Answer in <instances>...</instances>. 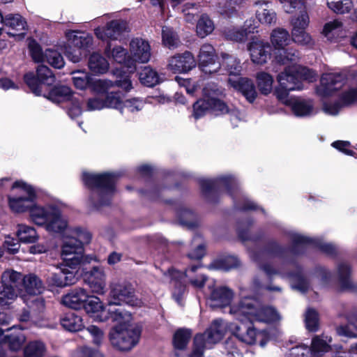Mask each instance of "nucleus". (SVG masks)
<instances>
[{
    "instance_id": "39",
    "label": "nucleus",
    "mask_w": 357,
    "mask_h": 357,
    "mask_svg": "<svg viewBox=\"0 0 357 357\" xmlns=\"http://www.w3.org/2000/svg\"><path fill=\"white\" fill-rule=\"evenodd\" d=\"M146 104V101L141 98H131L123 101L119 108L120 113L126 116L128 114H135L141 111Z\"/></svg>"
},
{
    "instance_id": "49",
    "label": "nucleus",
    "mask_w": 357,
    "mask_h": 357,
    "mask_svg": "<svg viewBox=\"0 0 357 357\" xmlns=\"http://www.w3.org/2000/svg\"><path fill=\"white\" fill-rule=\"evenodd\" d=\"M213 21L206 15H202L197 24V33L200 38H205L214 30Z\"/></svg>"
},
{
    "instance_id": "3",
    "label": "nucleus",
    "mask_w": 357,
    "mask_h": 357,
    "mask_svg": "<svg viewBox=\"0 0 357 357\" xmlns=\"http://www.w3.org/2000/svg\"><path fill=\"white\" fill-rule=\"evenodd\" d=\"M118 176L116 173L83 172L82 181L91 189L89 203L92 207L99 209L111 204L116 192L115 183Z\"/></svg>"
},
{
    "instance_id": "27",
    "label": "nucleus",
    "mask_w": 357,
    "mask_h": 357,
    "mask_svg": "<svg viewBox=\"0 0 357 357\" xmlns=\"http://www.w3.org/2000/svg\"><path fill=\"white\" fill-rule=\"evenodd\" d=\"M86 312L97 321H105L108 318L107 310L97 296H89L84 307Z\"/></svg>"
},
{
    "instance_id": "17",
    "label": "nucleus",
    "mask_w": 357,
    "mask_h": 357,
    "mask_svg": "<svg viewBox=\"0 0 357 357\" xmlns=\"http://www.w3.org/2000/svg\"><path fill=\"white\" fill-rule=\"evenodd\" d=\"M199 66L205 74H213L220 69V63L216 61L214 47L208 43L202 45L198 54Z\"/></svg>"
},
{
    "instance_id": "59",
    "label": "nucleus",
    "mask_w": 357,
    "mask_h": 357,
    "mask_svg": "<svg viewBox=\"0 0 357 357\" xmlns=\"http://www.w3.org/2000/svg\"><path fill=\"white\" fill-rule=\"evenodd\" d=\"M253 221L251 220H247L245 222H241L238 223L237 230L239 237L242 241H256L259 240L261 236H254L250 235L249 233V228L252 225Z\"/></svg>"
},
{
    "instance_id": "33",
    "label": "nucleus",
    "mask_w": 357,
    "mask_h": 357,
    "mask_svg": "<svg viewBox=\"0 0 357 357\" xmlns=\"http://www.w3.org/2000/svg\"><path fill=\"white\" fill-rule=\"evenodd\" d=\"M331 342V337L324 334L314 336L310 347V357H322L325 353L330 351Z\"/></svg>"
},
{
    "instance_id": "52",
    "label": "nucleus",
    "mask_w": 357,
    "mask_h": 357,
    "mask_svg": "<svg viewBox=\"0 0 357 357\" xmlns=\"http://www.w3.org/2000/svg\"><path fill=\"white\" fill-rule=\"evenodd\" d=\"M162 38L164 45L169 49L176 48L180 44V40L177 34L172 29L168 26L162 27Z\"/></svg>"
},
{
    "instance_id": "5",
    "label": "nucleus",
    "mask_w": 357,
    "mask_h": 357,
    "mask_svg": "<svg viewBox=\"0 0 357 357\" xmlns=\"http://www.w3.org/2000/svg\"><path fill=\"white\" fill-rule=\"evenodd\" d=\"M200 268V264L193 265L186 269L184 273L173 268H168L167 271H162V282L174 283L172 296L178 305H183V297L186 291L185 278H188L189 282L196 288L204 287L207 277L204 274L198 272Z\"/></svg>"
},
{
    "instance_id": "40",
    "label": "nucleus",
    "mask_w": 357,
    "mask_h": 357,
    "mask_svg": "<svg viewBox=\"0 0 357 357\" xmlns=\"http://www.w3.org/2000/svg\"><path fill=\"white\" fill-rule=\"evenodd\" d=\"M107 312V319H109L112 322L117 324V326L115 327H121V328L128 327L126 325L131 320V314L130 312L121 307L115 310H108Z\"/></svg>"
},
{
    "instance_id": "28",
    "label": "nucleus",
    "mask_w": 357,
    "mask_h": 357,
    "mask_svg": "<svg viewBox=\"0 0 357 357\" xmlns=\"http://www.w3.org/2000/svg\"><path fill=\"white\" fill-rule=\"evenodd\" d=\"M233 296L234 293L230 289L220 287L211 291L208 303L212 308L222 307L230 304Z\"/></svg>"
},
{
    "instance_id": "64",
    "label": "nucleus",
    "mask_w": 357,
    "mask_h": 357,
    "mask_svg": "<svg viewBox=\"0 0 357 357\" xmlns=\"http://www.w3.org/2000/svg\"><path fill=\"white\" fill-rule=\"evenodd\" d=\"M210 107L208 99L198 100L193 105V116L195 119L202 117L208 109H211Z\"/></svg>"
},
{
    "instance_id": "48",
    "label": "nucleus",
    "mask_w": 357,
    "mask_h": 357,
    "mask_svg": "<svg viewBox=\"0 0 357 357\" xmlns=\"http://www.w3.org/2000/svg\"><path fill=\"white\" fill-rule=\"evenodd\" d=\"M179 223L192 229L198 225L196 214L190 209L182 208L178 213Z\"/></svg>"
},
{
    "instance_id": "51",
    "label": "nucleus",
    "mask_w": 357,
    "mask_h": 357,
    "mask_svg": "<svg viewBox=\"0 0 357 357\" xmlns=\"http://www.w3.org/2000/svg\"><path fill=\"white\" fill-rule=\"evenodd\" d=\"M46 349L41 341H33L29 342L24 348L25 357H43Z\"/></svg>"
},
{
    "instance_id": "14",
    "label": "nucleus",
    "mask_w": 357,
    "mask_h": 357,
    "mask_svg": "<svg viewBox=\"0 0 357 357\" xmlns=\"http://www.w3.org/2000/svg\"><path fill=\"white\" fill-rule=\"evenodd\" d=\"M109 287V305H120L122 303L131 306L138 305L139 301L135 296L134 289L129 282L126 281L112 282Z\"/></svg>"
},
{
    "instance_id": "34",
    "label": "nucleus",
    "mask_w": 357,
    "mask_h": 357,
    "mask_svg": "<svg viewBox=\"0 0 357 357\" xmlns=\"http://www.w3.org/2000/svg\"><path fill=\"white\" fill-rule=\"evenodd\" d=\"M255 6L258 7L256 15L259 22L266 24H275L276 22V13L273 9L269 8L270 2L266 1H257Z\"/></svg>"
},
{
    "instance_id": "25",
    "label": "nucleus",
    "mask_w": 357,
    "mask_h": 357,
    "mask_svg": "<svg viewBox=\"0 0 357 357\" xmlns=\"http://www.w3.org/2000/svg\"><path fill=\"white\" fill-rule=\"evenodd\" d=\"M90 86L93 91L98 93H106L116 86L121 88L126 91H130L132 88V82L128 75L114 82L107 79L92 78Z\"/></svg>"
},
{
    "instance_id": "11",
    "label": "nucleus",
    "mask_w": 357,
    "mask_h": 357,
    "mask_svg": "<svg viewBox=\"0 0 357 357\" xmlns=\"http://www.w3.org/2000/svg\"><path fill=\"white\" fill-rule=\"evenodd\" d=\"M66 37L68 42L63 52L70 61L78 63L86 55V49L92 45L93 38L88 33L74 31H68Z\"/></svg>"
},
{
    "instance_id": "57",
    "label": "nucleus",
    "mask_w": 357,
    "mask_h": 357,
    "mask_svg": "<svg viewBox=\"0 0 357 357\" xmlns=\"http://www.w3.org/2000/svg\"><path fill=\"white\" fill-rule=\"evenodd\" d=\"M45 61H47L55 68H61L64 66L65 62L61 54L57 51L47 49L45 52Z\"/></svg>"
},
{
    "instance_id": "53",
    "label": "nucleus",
    "mask_w": 357,
    "mask_h": 357,
    "mask_svg": "<svg viewBox=\"0 0 357 357\" xmlns=\"http://www.w3.org/2000/svg\"><path fill=\"white\" fill-rule=\"evenodd\" d=\"M122 93L119 91L114 90V88L109 90L106 93L105 98L104 99L105 107L117 109L122 106L123 102Z\"/></svg>"
},
{
    "instance_id": "24",
    "label": "nucleus",
    "mask_w": 357,
    "mask_h": 357,
    "mask_svg": "<svg viewBox=\"0 0 357 357\" xmlns=\"http://www.w3.org/2000/svg\"><path fill=\"white\" fill-rule=\"evenodd\" d=\"M196 66L193 54L186 51L169 59L168 68L174 73H185Z\"/></svg>"
},
{
    "instance_id": "2",
    "label": "nucleus",
    "mask_w": 357,
    "mask_h": 357,
    "mask_svg": "<svg viewBox=\"0 0 357 357\" xmlns=\"http://www.w3.org/2000/svg\"><path fill=\"white\" fill-rule=\"evenodd\" d=\"M199 183L203 195L209 202H217L218 198L226 192L232 198L237 209L248 211L259 208L243 192L238 178L233 174H222L215 178H201Z\"/></svg>"
},
{
    "instance_id": "29",
    "label": "nucleus",
    "mask_w": 357,
    "mask_h": 357,
    "mask_svg": "<svg viewBox=\"0 0 357 357\" xmlns=\"http://www.w3.org/2000/svg\"><path fill=\"white\" fill-rule=\"evenodd\" d=\"M87 291L83 288H75L70 292L63 296L61 299L62 303L72 309L78 310L84 307L89 298Z\"/></svg>"
},
{
    "instance_id": "47",
    "label": "nucleus",
    "mask_w": 357,
    "mask_h": 357,
    "mask_svg": "<svg viewBox=\"0 0 357 357\" xmlns=\"http://www.w3.org/2000/svg\"><path fill=\"white\" fill-rule=\"evenodd\" d=\"M259 90L264 95L269 94L273 89V77L265 72H260L256 76Z\"/></svg>"
},
{
    "instance_id": "13",
    "label": "nucleus",
    "mask_w": 357,
    "mask_h": 357,
    "mask_svg": "<svg viewBox=\"0 0 357 357\" xmlns=\"http://www.w3.org/2000/svg\"><path fill=\"white\" fill-rule=\"evenodd\" d=\"M140 335L141 328L137 325H128L124 328L114 327L109 333V340L117 349L128 351L138 343Z\"/></svg>"
},
{
    "instance_id": "19",
    "label": "nucleus",
    "mask_w": 357,
    "mask_h": 357,
    "mask_svg": "<svg viewBox=\"0 0 357 357\" xmlns=\"http://www.w3.org/2000/svg\"><path fill=\"white\" fill-rule=\"evenodd\" d=\"M127 22L121 20H112L105 27H97L94 30L96 37L102 40H120L127 31Z\"/></svg>"
},
{
    "instance_id": "63",
    "label": "nucleus",
    "mask_w": 357,
    "mask_h": 357,
    "mask_svg": "<svg viewBox=\"0 0 357 357\" xmlns=\"http://www.w3.org/2000/svg\"><path fill=\"white\" fill-rule=\"evenodd\" d=\"M22 280H23L22 274L13 270H6L1 275V283L12 284L15 289L17 284Z\"/></svg>"
},
{
    "instance_id": "8",
    "label": "nucleus",
    "mask_w": 357,
    "mask_h": 357,
    "mask_svg": "<svg viewBox=\"0 0 357 357\" xmlns=\"http://www.w3.org/2000/svg\"><path fill=\"white\" fill-rule=\"evenodd\" d=\"M36 188L23 181H17L12 185L8 196L10 209L15 213L29 211L36 199Z\"/></svg>"
},
{
    "instance_id": "21",
    "label": "nucleus",
    "mask_w": 357,
    "mask_h": 357,
    "mask_svg": "<svg viewBox=\"0 0 357 357\" xmlns=\"http://www.w3.org/2000/svg\"><path fill=\"white\" fill-rule=\"evenodd\" d=\"M271 47L268 42L259 39H252L248 44L251 61L257 65H264L271 59Z\"/></svg>"
},
{
    "instance_id": "50",
    "label": "nucleus",
    "mask_w": 357,
    "mask_h": 357,
    "mask_svg": "<svg viewBox=\"0 0 357 357\" xmlns=\"http://www.w3.org/2000/svg\"><path fill=\"white\" fill-rule=\"evenodd\" d=\"M17 296L13 285L2 284L0 287V305H6L12 303Z\"/></svg>"
},
{
    "instance_id": "22",
    "label": "nucleus",
    "mask_w": 357,
    "mask_h": 357,
    "mask_svg": "<svg viewBox=\"0 0 357 357\" xmlns=\"http://www.w3.org/2000/svg\"><path fill=\"white\" fill-rule=\"evenodd\" d=\"M68 267L66 264H61L56 268V272L49 273L47 277L48 284L56 287H64L74 284L77 280L75 273Z\"/></svg>"
},
{
    "instance_id": "45",
    "label": "nucleus",
    "mask_w": 357,
    "mask_h": 357,
    "mask_svg": "<svg viewBox=\"0 0 357 357\" xmlns=\"http://www.w3.org/2000/svg\"><path fill=\"white\" fill-rule=\"evenodd\" d=\"M140 82L144 86L153 87L159 83L158 73L149 66L144 67L139 74Z\"/></svg>"
},
{
    "instance_id": "46",
    "label": "nucleus",
    "mask_w": 357,
    "mask_h": 357,
    "mask_svg": "<svg viewBox=\"0 0 357 357\" xmlns=\"http://www.w3.org/2000/svg\"><path fill=\"white\" fill-rule=\"evenodd\" d=\"M2 25H6L16 31H23L26 29V22L19 14H8L3 16Z\"/></svg>"
},
{
    "instance_id": "23",
    "label": "nucleus",
    "mask_w": 357,
    "mask_h": 357,
    "mask_svg": "<svg viewBox=\"0 0 357 357\" xmlns=\"http://www.w3.org/2000/svg\"><path fill=\"white\" fill-rule=\"evenodd\" d=\"M130 54L132 61L145 63L149 61L151 50L149 41L135 38L130 42Z\"/></svg>"
},
{
    "instance_id": "18",
    "label": "nucleus",
    "mask_w": 357,
    "mask_h": 357,
    "mask_svg": "<svg viewBox=\"0 0 357 357\" xmlns=\"http://www.w3.org/2000/svg\"><path fill=\"white\" fill-rule=\"evenodd\" d=\"M351 44L357 49V33L351 38ZM357 100V89H351L343 93L339 100L334 103H325L324 110L326 114L337 115L340 109L345 106H349Z\"/></svg>"
},
{
    "instance_id": "44",
    "label": "nucleus",
    "mask_w": 357,
    "mask_h": 357,
    "mask_svg": "<svg viewBox=\"0 0 357 357\" xmlns=\"http://www.w3.org/2000/svg\"><path fill=\"white\" fill-rule=\"evenodd\" d=\"M88 65L90 70L95 73H105L109 68L108 61L98 53H93L90 56Z\"/></svg>"
},
{
    "instance_id": "35",
    "label": "nucleus",
    "mask_w": 357,
    "mask_h": 357,
    "mask_svg": "<svg viewBox=\"0 0 357 357\" xmlns=\"http://www.w3.org/2000/svg\"><path fill=\"white\" fill-rule=\"evenodd\" d=\"M289 107L298 117H306L313 114V105L310 100L295 98L289 102Z\"/></svg>"
},
{
    "instance_id": "60",
    "label": "nucleus",
    "mask_w": 357,
    "mask_h": 357,
    "mask_svg": "<svg viewBox=\"0 0 357 357\" xmlns=\"http://www.w3.org/2000/svg\"><path fill=\"white\" fill-rule=\"evenodd\" d=\"M225 35L228 40L238 43L244 42L248 38L246 31H244L243 26L227 28L225 31Z\"/></svg>"
},
{
    "instance_id": "56",
    "label": "nucleus",
    "mask_w": 357,
    "mask_h": 357,
    "mask_svg": "<svg viewBox=\"0 0 357 357\" xmlns=\"http://www.w3.org/2000/svg\"><path fill=\"white\" fill-rule=\"evenodd\" d=\"M191 337V331L188 329H178L174 335V346L176 349H184Z\"/></svg>"
},
{
    "instance_id": "9",
    "label": "nucleus",
    "mask_w": 357,
    "mask_h": 357,
    "mask_svg": "<svg viewBox=\"0 0 357 357\" xmlns=\"http://www.w3.org/2000/svg\"><path fill=\"white\" fill-rule=\"evenodd\" d=\"M271 45L274 49V60L279 64H287L289 62H296L300 58V54L296 50L286 47L291 41L289 32L283 28L273 29L270 36Z\"/></svg>"
},
{
    "instance_id": "6",
    "label": "nucleus",
    "mask_w": 357,
    "mask_h": 357,
    "mask_svg": "<svg viewBox=\"0 0 357 357\" xmlns=\"http://www.w3.org/2000/svg\"><path fill=\"white\" fill-rule=\"evenodd\" d=\"M62 245L61 257L70 268H75L83 261V244L88 243L91 241V235L86 229L79 227L71 229L68 227V229L61 234L68 235Z\"/></svg>"
},
{
    "instance_id": "58",
    "label": "nucleus",
    "mask_w": 357,
    "mask_h": 357,
    "mask_svg": "<svg viewBox=\"0 0 357 357\" xmlns=\"http://www.w3.org/2000/svg\"><path fill=\"white\" fill-rule=\"evenodd\" d=\"M305 327L307 331L315 332L319 329V315L317 312L308 308L305 314Z\"/></svg>"
},
{
    "instance_id": "55",
    "label": "nucleus",
    "mask_w": 357,
    "mask_h": 357,
    "mask_svg": "<svg viewBox=\"0 0 357 357\" xmlns=\"http://www.w3.org/2000/svg\"><path fill=\"white\" fill-rule=\"evenodd\" d=\"M26 337L22 333L17 334H11L10 335L3 336L2 341L7 344L9 349L12 351H17L20 349L22 344L25 342Z\"/></svg>"
},
{
    "instance_id": "12",
    "label": "nucleus",
    "mask_w": 357,
    "mask_h": 357,
    "mask_svg": "<svg viewBox=\"0 0 357 357\" xmlns=\"http://www.w3.org/2000/svg\"><path fill=\"white\" fill-rule=\"evenodd\" d=\"M42 96L55 104L66 102L67 112L71 119H75L82 114L79 100L73 96L72 90L67 86H55L47 94Z\"/></svg>"
},
{
    "instance_id": "41",
    "label": "nucleus",
    "mask_w": 357,
    "mask_h": 357,
    "mask_svg": "<svg viewBox=\"0 0 357 357\" xmlns=\"http://www.w3.org/2000/svg\"><path fill=\"white\" fill-rule=\"evenodd\" d=\"M221 56L222 61L220 67L222 66L229 75H237L240 74L242 66L239 59L227 53H222Z\"/></svg>"
},
{
    "instance_id": "38",
    "label": "nucleus",
    "mask_w": 357,
    "mask_h": 357,
    "mask_svg": "<svg viewBox=\"0 0 357 357\" xmlns=\"http://www.w3.org/2000/svg\"><path fill=\"white\" fill-rule=\"evenodd\" d=\"M351 267L344 262L337 266L338 280L340 287L344 290H354L355 287L351 278Z\"/></svg>"
},
{
    "instance_id": "42",
    "label": "nucleus",
    "mask_w": 357,
    "mask_h": 357,
    "mask_svg": "<svg viewBox=\"0 0 357 357\" xmlns=\"http://www.w3.org/2000/svg\"><path fill=\"white\" fill-rule=\"evenodd\" d=\"M22 281L25 291L29 296L39 294L43 290V282L36 275H26Z\"/></svg>"
},
{
    "instance_id": "26",
    "label": "nucleus",
    "mask_w": 357,
    "mask_h": 357,
    "mask_svg": "<svg viewBox=\"0 0 357 357\" xmlns=\"http://www.w3.org/2000/svg\"><path fill=\"white\" fill-rule=\"evenodd\" d=\"M86 281L93 293L104 294L106 291V274L103 268L93 266L85 274Z\"/></svg>"
},
{
    "instance_id": "37",
    "label": "nucleus",
    "mask_w": 357,
    "mask_h": 357,
    "mask_svg": "<svg viewBox=\"0 0 357 357\" xmlns=\"http://www.w3.org/2000/svg\"><path fill=\"white\" fill-rule=\"evenodd\" d=\"M238 259L232 255L222 256L214 260L208 266L210 269L228 271L239 266Z\"/></svg>"
},
{
    "instance_id": "36",
    "label": "nucleus",
    "mask_w": 357,
    "mask_h": 357,
    "mask_svg": "<svg viewBox=\"0 0 357 357\" xmlns=\"http://www.w3.org/2000/svg\"><path fill=\"white\" fill-rule=\"evenodd\" d=\"M60 321L63 328L70 332H77L84 328L82 317L74 312L65 314Z\"/></svg>"
},
{
    "instance_id": "62",
    "label": "nucleus",
    "mask_w": 357,
    "mask_h": 357,
    "mask_svg": "<svg viewBox=\"0 0 357 357\" xmlns=\"http://www.w3.org/2000/svg\"><path fill=\"white\" fill-rule=\"evenodd\" d=\"M291 40L301 45L311 46L313 42L311 36L305 31V29L292 30Z\"/></svg>"
},
{
    "instance_id": "20",
    "label": "nucleus",
    "mask_w": 357,
    "mask_h": 357,
    "mask_svg": "<svg viewBox=\"0 0 357 357\" xmlns=\"http://www.w3.org/2000/svg\"><path fill=\"white\" fill-rule=\"evenodd\" d=\"M344 82L345 76L342 73H324L321 77L317 93L322 97L331 96L333 92L341 89Z\"/></svg>"
},
{
    "instance_id": "10",
    "label": "nucleus",
    "mask_w": 357,
    "mask_h": 357,
    "mask_svg": "<svg viewBox=\"0 0 357 357\" xmlns=\"http://www.w3.org/2000/svg\"><path fill=\"white\" fill-rule=\"evenodd\" d=\"M225 326L222 319H215L210 328L203 334H197L194 338L193 350L190 357H203L206 349H211L224 336Z\"/></svg>"
},
{
    "instance_id": "30",
    "label": "nucleus",
    "mask_w": 357,
    "mask_h": 357,
    "mask_svg": "<svg viewBox=\"0 0 357 357\" xmlns=\"http://www.w3.org/2000/svg\"><path fill=\"white\" fill-rule=\"evenodd\" d=\"M278 82L282 88L289 91L303 89V84L296 75L292 67H287L280 73L277 77Z\"/></svg>"
},
{
    "instance_id": "54",
    "label": "nucleus",
    "mask_w": 357,
    "mask_h": 357,
    "mask_svg": "<svg viewBox=\"0 0 357 357\" xmlns=\"http://www.w3.org/2000/svg\"><path fill=\"white\" fill-rule=\"evenodd\" d=\"M105 52L108 58H112L116 63L121 64L126 61L128 52L121 46H116L111 50V45L109 44L105 48Z\"/></svg>"
},
{
    "instance_id": "61",
    "label": "nucleus",
    "mask_w": 357,
    "mask_h": 357,
    "mask_svg": "<svg viewBox=\"0 0 357 357\" xmlns=\"http://www.w3.org/2000/svg\"><path fill=\"white\" fill-rule=\"evenodd\" d=\"M73 81L75 86L79 89H84L87 86H90L92 82V77L84 72L74 73Z\"/></svg>"
},
{
    "instance_id": "1",
    "label": "nucleus",
    "mask_w": 357,
    "mask_h": 357,
    "mask_svg": "<svg viewBox=\"0 0 357 357\" xmlns=\"http://www.w3.org/2000/svg\"><path fill=\"white\" fill-rule=\"evenodd\" d=\"M283 232L289 238L291 248L284 247L272 239L267 242L264 250L251 251L250 257L270 280L275 275L289 279L292 289L304 293L309 288L308 280L303 269L291 257L302 255L311 247L333 256L337 254V248L321 238H310L294 230L285 229Z\"/></svg>"
},
{
    "instance_id": "7",
    "label": "nucleus",
    "mask_w": 357,
    "mask_h": 357,
    "mask_svg": "<svg viewBox=\"0 0 357 357\" xmlns=\"http://www.w3.org/2000/svg\"><path fill=\"white\" fill-rule=\"evenodd\" d=\"M29 216L33 223L44 226L48 231L62 233L68 229L67 220L62 215L61 209L56 204L41 206L34 202L30 210Z\"/></svg>"
},
{
    "instance_id": "15",
    "label": "nucleus",
    "mask_w": 357,
    "mask_h": 357,
    "mask_svg": "<svg viewBox=\"0 0 357 357\" xmlns=\"http://www.w3.org/2000/svg\"><path fill=\"white\" fill-rule=\"evenodd\" d=\"M36 77L33 73H28L24 76L25 83L31 91L37 96H42V84L52 85L55 82L52 71L46 66H39L36 70Z\"/></svg>"
},
{
    "instance_id": "31",
    "label": "nucleus",
    "mask_w": 357,
    "mask_h": 357,
    "mask_svg": "<svg viewBox=\"0 0 357 357\" xmlns=\"http://www.w3.org/2000/svg\"><path fill=\"white\" fill-rule=\"evenodd\" d=\"M229 82L234 88L241 91L249 102L255 101L257 93L252 80L245 77H238L236 79H229Z\"/></svg>"
},
{
    "instance_id": "32",
    "label": "nucleus",
    "mask_w": 357,
    "mask_h": 357,
    "mask_svg": "<svg viewBox=\"0 0 357 357\" xmlns=\"http://www.w3.org/2000/svg\"><path fill=\"white\" fill-rule=\"evenodd\" d=\"M348 321L347 325H341L336 328V333L340 336L349 338L357 337V308L344 315Z\"/></svg>"
},
{
    "instance_id": "43",
    "label": "nucleus",
    "mask_w": 357,
    "mask_h": 357,
    "mask_svg": "<svg viewBox=\"0 0 357 357\" xmlns=\"http://www.w3.org/2000/svg\"><path fill=\"white\" fill-rule=\"evenodd\" d=\"M16 234L19 240L24 243H35L38 238L34 227L24 224L17 225Z\"/></svg>"
},
{
    "instance_id": "16",
    "label": "nucleus",
    "mask_w": 357,
    "mask_h": 357,
    "mask_svg": "<svg viewBox=\"0 0 357 357\" xmlns=\"http://www.w3.org/2000/svg\"><path fill=\"white\" fill-rule=\"evenodd\" d=\"M241 324L236 326L234 334L242 342L247 344H254L259 340L261 347H264L266 334L264 331H257L252 326L253 321L245 320L241 321Z\"/></svg>"
},
{
    "instance_id": "4",
    "label": "nucleus",
    "mask_w": 357,
    "mask_h": 357,
    "mask_svg": "<svg viewBox=\"0 0 357 357\" xmlns=\"http://www.w3.org/2000/svg\"><path fill=\"white\" fill-rule=\"evenodd\" d=\"M230 313L239 321L273 322L280 319L278 312L272 307L263 305L260 301L244 297L230 307Z\"/></svg>"
}]
</instances>
